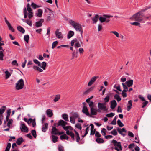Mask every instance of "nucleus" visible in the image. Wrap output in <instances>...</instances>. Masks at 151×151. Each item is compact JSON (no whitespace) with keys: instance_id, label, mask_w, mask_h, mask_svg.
<instances>
[{"instance_id":"f257e3e1","label":"nucleus","mask_w":151,"mask_h":151,"mask_svg":"<svg viewBox=\"0 0 151 151\" xmlns=\"http://www.w3.org/2000/svg\"><path fill=\"white\" fill-rule=\"evenodd\" d=\"M144 17H145L144 14L139 12L134 14L131 18L133 20L140 22L143 20Z\"/></svg>"},{"instance_id":"f03ea898","label":"nucleus","mask_w":151,"mask_h":151,"mask_svg":"<svg viewBox=\"0 0 151 151\" xmlns=\"http://www.w3.org/2000/svg\"><path fill=\"white\" fill-rule=\"evenodd\" d=\"M69 22L76 31H78L81 32V35L82 36L83 29L81 25L79 23L76 22L72 20H70Z\"/></svg>"},{"instance_id":"7ed1b4c3","label":"nucleus","mask_w":151,"mask_h":151,"mask_svg":"<svg viewBox=\"0 0 151 151\" xmlns=\"http://www.w3.org/2000/svg\"><path fill=\"white\" fill-rule=\"evenodd\" d=\"M24 85V82L22 79H21L18 80L16 84L15 89L18 90L22 89Z\"/></svg>"},{"instance_id":"20e7f679","label":"nucleus","mask_w":151,"mask_h":151,"mask_svg":"<svg viewBox=\"0 0 151 151\" xmlns=\"http://www.w3.org/2000/svg\"><path fill=\"white\" fill-rule=\"evenodd\" d=\"M113 17L111 15H104L103 17H100L99 19L101 23L104 22L108 23L110 21L109 18L110 17Z\"/></svg>"},{"instance_id":"39448f33","label":"nucleus","mask_w":151,"mask_h":151,"mask_svg":"<svg viewBox=\"0 0 151 151\" xmlns=\"http://www.w3.org/2000/svg\"><path fill=\"white\" fill-rule=\"evenodd\" d=\"M111 143L114 144V146H116L117 147H115L114 149L115 150L117 151L122 150V146L120 142H117L116 140L113 139Z\"/></svg>"},{"instance_id":"423d86ee","label":"nucleus","mask_w":151,"mask_h":151,"mask_svg":"<svg viewBox=\"0 0 151 151\" xmlns=\"http://www.w3.org/2000/svg\"><path fill=\"white\" fill-rule=\"evenodd\" d=\"M98 107L99 109L101 110H103L104 111L107 112L108 110V109L106 108V104L105 103H98Z\"/></svg>"},{"instance_id":"0eeeda50","label":"nucleus","mask_w":151,"mask_h":151,"mask_svg":"<svg viewBox=\"0 0 151 151\" xmlns=\"http://www.w3.org/2000/svg\"><path fill=\"white\" fill-rule=\"evenodd\" d=\"M4 44H0V60H4V50H3L2 47H1L2 45H4Z\"/></svg>"},{"instance_id":"6e6552de","label":"nucleus","mask_w":151,"mask_h":151,"mask_svg":"<svg viewBox=\"0 0 151 151\" xmlns=\"http://www.w3.org/2000/svg\"><path fill=\"white\" fill-rule=\"evenodd\" d=\"M56 37L58 39H62L63 38V35L61 32H60L59 29H57L55 32Z\"/></svg>"},{"instance_id":"1a4fd4ad","label":"nucleus","mask_w":151,"mask_h":151,"mask_svg":"<svg viewBox=\"0 0 151 151\" xmlns=\"http://www.w3.org/2000/svg\"><path fill=\"white\" fill-rule=\"evenodd\" d=\"M99 77L97 76H94L92 77L88 84V86H91L93 83L95 82L96 79L98 78Z\"/></svg>"},{"instance_id":"9d476101","label":"nucleus","mask_w":151,"mask_h":151,"mask_svg":"<svg viewBox=\"0 0 151 151\" xmlns=\"http://www.w3.org/2000/svg\"><path fill=\"white\" fill-rule=\"evenodd\" d=\"M20 128L22 131L24 132H27L28 131V129L24 124L22 123L20 124Z\"/></svg>"},{"instance_id":"9b49d317","label":"nucleus","mask_w":151,"mask_h":151,"mask_svg":"<svg viewBox=\"0 0 151 151\" xmlns=\"http://www.w3.org/2000/svg\"><path fill=\"white\" fill-rule=\"evenodd\" d=\"M44 21V19H40L37 22L35 23V26L37 28L40 27L42 25V23Z\"/></svg>"},{"instance_id":"f8f14e48","label":"nucleus","mask_w":151,"mask_h":151,"mask_svg":"<svg viewBox=\"0 0 151 151\" xmlns=\"http://www.w3.org/2000/svg\"><path fill=\"white\" fill-rule=\"evenodd\" d=\"M4 20L6 23L7 24L9 30H11L12 32H14L15 31L14 29L12 27L10 23L7 20L6 17L4 18Z\"/></svg>"},{"instance_id":"ddd939ff","label":"nucleus","mask_w":151,"mask_h":151,"mask_svg":"<svg viewBox=\"0 0 151 151\" xmlns=\"http://www.w3.org/2000/svg\"><path fill=\"white\" fill-rule=\"evenodd\" d=\"M117 129L118 132L121 135L123 136V137H124L125 136V134L122 133V132H127L126 130L124 128H123L121 129L119 128H118Z\"/></svg>"},{"instance_id":"4468645a","label":"nucleus","mask_w":151,"mask_h":151,"mask_svg":"<svg viewBox=\"0 0 151 151\" xmlns=\"http://www.w3.org/2000/svg\"><path fill=\"white\" fill-rule=\"evenodd\" d=\"M67 122L64 121L63 120H60L58 122V123L57 124V127H58L59 126H61L63 127L64 126H65L67 124Z\"/></svg>"},{"instance_id":"2eb2a0df","label":"nucleus","mask_w":151,"mask_h":151,"mask_svg":"<svg viewBox=\"0 0 151 151\" xmlns=\"http://www.w3.org/2000/svg\"><path fill=\"white\" fill-rule=\"evenodd\" d=\"M82 111L83 113L85 114L86 115L90 116H91L90 115V114L89 113L87 107L86 106H84L83 107Z\"/></svg>"},{"instance_id":"dca6fc26","label":"nucleus","mask_w":151,"mask_h":151,"mask_svg":"<svg viewBox=\"0 0 151 151\" xmlns=\"http://www.w3.org/2000/svg\"><path fill=\"white\" fill-rule=\"evenodd\" d=\"M117 103L116 100H114L111 102L110 107L112 109H114L117 105Z\"/></svg>"},{"instance_id":"f3484780","label":"nucleus","mask_w":151,"mask_h":151,"mask_svg":"<svg viewBox=\"0 0 151 151\" xmlns=\"http://www.w3.org/2000/svg\"><path fill=\"white\" fill-rule=\"evenodd\" d=\"M43 12L41 9H38L37 11L35 13V16L39 17H41L42 16Z\"/></svg>"},{"instance_id":"a211bd4d","label":"nucleus","mask_w":151,"mask_h":151,"mask_svg":"<svg viewBox=\"0 0 151 151\" xmlns=\"http://www.w3.org/2000/svg\"><path fill=\"white\" fill-rule=\"evenodd\" d=\"M58 129L55 127L54 126L52 127V130L51 132L52 134L53 135H58Z\"/></svg>"},{"instance_id":"6ab92c4d","label":"nucleus","mask_w":151,"mask_h":151,"mask_svg":"<svg viewBox=\"0 0 151 151\" xmlns=\"http://www.w3.org/2000/svg\"><path fill=\"white\" fill-rule=\"evenodd\" d=\"M133 83V80H129L128 81H126L125 83L127 86L130 87L132 85Z\"/></svg>"},{"instance_id":"aec40b11","label":"nucleus","mask_w":151,"mask_h":151,"mask_svg":"<svg viewBox=\"0 0 151 151\" xmlns=\"http://www.w3.org/2000/svg\"><path fill=\"white\" fill-rule=\"evenodd\" d=\"M47 115L49 117H51L53 115V113L51 110L50 109H48L46 111Z\"/></svg>"},{"instance_id":"412c9836","label":"nucleus","mask_w":151,"mask_h":151,"mask_svg":"<svg viewBox=\"0 0 151 151\" xmlns=\"http://www.w3.org/2000/svg\"><path fill=\"white\" fill-rule=\"evenodd\" d=\"M48 128V124L46 123L44 124V125L43 126L42 128V131L44 132L46 131V130Z\"/></svg>"},{"instance_id":"4be33fe9","label":"nucleus","mask_w":151,"mask_h":151,"mask_svg":"<svg viewBox=\"0 0 151 151\" xmlns=\"http://www.w3.org/2000/svg\"><path fill=\"white\" fill-rule=\"evenodd\" d=\"M74 32L73 31H69L67 34V38L68 39H70L74 35Z\"/></svg>"},{"instance_id":"5701e85b","label":"nucleus","mask_w":151,"mask_h":151,"mask_svg":"<svg viewBox=\"0 0 151 151\" xmlns=\"http://www.w3.org/2000/svg\"><path fill=\"white\" fill-rule=\"evenodd\" d=\"M24 141L23 138L22 137L18 138L16 141V143L18 145H21Z\"/></svg>"},{"instance_id":"b1692460","label":"nucleus","mask_w":151,"mask_h":151,"mask_svg":"<svg viewBox=\"0 0 151 151\" xmlns=\"http://www.w3.org/2000/svg\"><path fill=\"white\" fill-rule=\"evenodd\" d=\"M132 100H129V101L127 108V110L128 111H129L131 108L132 105Z\"/></svg>"},{"instance_id":"393cba45","label":"nucleus","mask_w":151,"mask_h":151,"mask_svg":"<svg viewBox=\"0 0 151 151\" xmlns=\"http://www.w3.org/2000/svg\"><path fill=\"white\" fill-rule=\"evenodd\" d=\"M91 113L92 115H95L97 114V111L93 107H91Z\"/></svg>"},{"instance_id":"a878e982","label":"nucleus","mask_w":151,"mask_h":151,"mask_svg":"<svg viewBox=\"0 0 151 151\" xmlns=\"http://www.w3.org/2000/svg\"><path fill=\"white\" fill-rule=\"evenodd\" d=\"M33 68L35 70L38 71L40 72H41L43 71V70L42 69L40 68L39 67L35 65L33 66Z\"/></svg>"},{"instance_id":"bb28decb","label":"nucleus","mask_w":151,"mask_h":151,"mask_svg":"<svg viewBox=\"0 0 151 151\" xmlns=\"http://www.w3.org/2000/svg\"><path fill=\"white\" fill-rule=\"evenodd\" d=\"M99 16L98 14H96L94 17L92 19V21L93 23H96L97 22Z\"/></svg>"},{"instance_id":"cd10ccee","label":"nucleus","mask_w":151,"mask_h":151,"mask_svg":"<svg viewBox=\"0 0 151 151\" xmlns=\"http://www.w3.org/2000/svg\"><path fill=\"white\" fill-rule=\"evenodd\" d=\"M60 95L58 94L56 95L53 99V101L55 102H56L58 101L60 99Z\"/></svg>"},{"instance_id":"c85d7f7f","label":"nucleus","mask_w":151,"mask_h":151,"mask_svg":"<svg viewBox=\"0 0 151 151\" xmlns=\"http://www.w3.org/2000/svg\"><path fill=\"white\" fill-rule=\"evenodd\" d=\"M62 117L63 119L66 121H68V115L65 113H64L62 115Z\"/></svg>"},{"instance_id":"c756f323","label":"nucleus","mask_w":151,"mask_h":151,"mask_svg":"<svg viewBox=\"0 0 151 151\" xmlns=\"http://www.w3.org/2000/svg\"><path fill=\"white\" fill-rule=\"evenodd\" d=\"M17 30L21 32L22 33H24L25 32L24 29L21 26H19L17 27Z\"/></svg>"},{"instance_id":"7c9ffc66","label":"nucleus","mask_w":151,"mask_h":151,"mask_svg":"<svg viewBox=\"0 0 151 151\" xmlns=\"http://www.w3.org/2000/svg\"><path fill=\"white\" fill-rule=\"evenodd\" d=\"M52 141L54 143H55L57 141V139H58V137L52 135Z\"/></svg>"},{"instance_id":"2f4dec72","label":"nucleus","mask_w":151,"mask_h":151,"mask_svg":"<svg viewBox=\"0 0 151 151\" xmlns=\"http://www.w3.org/2000/svg\"><path fill=\"white\" fill-rule=\"evenodd\" d=\"M6 109V107L5 106H3L2 108H0V115L4 112Z\"/></svg>"},{"instance_id":"473e14b6","label":"nucleus","mask_w":151,"mask_h":151,"mask_svg":"<svg viewBox=\"0 0 151 151\" xmlns=\"http://www.w3.org/2000/svg\"><path fill=\"white\" fill-rule=\"evenodd\" d=\"M114 98L118 102L120 101L121 99L119 96L118 94H115L114 96Z\"/></svg>"},{"instance_id":"72a5a7b5","label":"nucleus","mask_w":151,"mask_h":151,"mask_svg":"<svg viewBox=\"0 0 151 151\" xmlns=\"http://www.w3.org/2000/svg\"><path fill=\"white\" fill-rule=\"evenodd\" d=\"M5 73L6 74L5 78L6 79H7L10 76H11V74L8 71L6 70L5 72Z\"/></svg>"},{"instance_id":"f704fd0d","label":"nucleus","mask_w":151,"mask_h":151,"mask_svg":"<svg viewBox=\"0 0 151 151\" xmlns=\"http://www.w3.org/2000/svg\"><path fill=\"white\" fill-rule=\"evenodd\" d=\"M96 141L98 143H103L104 142L103 139L101 138H97L96 139Z\"/></svg>"},{"instance_id":"c9c22d12","label":"nucleus","mask_w":151,"mask_h":151,"mask_svg":"<svg viewBox=\"0 0 151 151\" xmlns=\"http://www.w3.org/2000/svg\"><path fill=\"white\" fill-rule=\"evenodd\" d=\"M46 66V63L45 62H43L41 63V65L40 67L42 68L43 70H45Z\"/></svg>"},{"instance_id":"e433bc0d","label":"nucleus","mask_w":151,"mask_h":151,"mask_svg":"<svg viewBox=\"0 0 151 151\" xmlns=\"http://www.w3.org/2000/svg\"><path fill=\"white\" fill-rule=\"evenodd\" d=\"M24 41H25L27 43H28L29 40V36L28 35H25L24 37Z\"/></svg>"},{"instance_id":"4c0bfd02","label":"nucleus","mask_w":151,"mask_h":151,"mask_svg":"<svg viewBox=\"0 0 151 151\" xmlns=\"http://www.w3.org/2000/svg\"><path fill=\"white\" fill-rule=\"evenodd\" d=\"M77 52H74L72 53V56L71 60L73 59L75 57L77 58L78 56L77 55Z\"/></svg>"},{"instance_id":"58836bf2","label":"nucleus","mask_w":151,"mask_h":151,"mask_svg":"<svg viewBox=\"0 0 151 151\" xmlns=\"http://www.w3.org/2000/svg\"><path fill=\"white\" fill-rule=\"evenodd\" d=\"M92 90L91 88H89L87 89L86 91L83 93V94L84 95H86L90 93Z\"/></svg>"},{"instance_id":"ea45409f","label":"nucleus","mask_w":151,"mask_h":151,"mask_svg":"<svg viewBox=\"0 0 151 151\" xmlns=\"http://www.w3.org/2000/svg\"><path fill=\"white\" fill-rule=\"evenodd\" d=\"M117 118V117L116 116H115L113 120L111 122V124H112L113 125H116V120Z\"/></svg>"},{"instance_id":"a19ab883","label":"nucleus","mask_w":151,"mask_h":151,"mask_svg":"<svg viewBox=\"0 0 151 151\" xmlns=\"http://www.w3.org/2000/svg\"><path fill=\"white\" fill-rule=\"evenodd\" d=\"M25 22L26 23L30 26H32V21L30 20L29 19H27L26 20Z\"/></svg>"},{"instance_id":"79ce46f5","label":"nucleus","mask_w":151,"mask_h":151,"mask_svg":"<svg viewBox=\"0 0 151 151\" xmlns=\"http://www.w3.org/2000/svg\"><path fill=\"white\" fill-rule=\"evenodd\" d=\"M23 13L24 15V17L26 18L27 17V9L25 7L24 9Z\"/></svg>"},{"instance_id":"37998d69","label":"nucleus","mask_w":151,"mask_h":151,"mask_svg":"<svg viewBox=\"0 0 151 151\" xmlns=\"http://www.w3.org/2000/svg\"><path fill=\"white\" fill-rule=\"evenodd\" d=\"M58 42L57 41L53 42L52 44V48L54 49L58 44Z\"/></svg>"},{"instance_id":"c03bdc74","label":"nucleus","mask_w":151,"mask_h":151,"mask_svg":"<svg viewBox=\"0 0 151 151\" xmlns=\"http://www.w3.org/2000/svg\"><path fill=\"white\" fill-rule=\"evenodd\" d=\"M27 8L28 12H32V9L30 7V4L29 3L27 4Z\"/></svg>"},{"instance_id":"a18cd8bd","label":"nucleus","mask_w":151,"mask_h":151,"mask_svg":"<svg viewBox=\"0 0 151 151\" xmlns=\"http://www.w3.org/2000/svg\"><path fill=\"white\" fill-rule=\"evenodd\" d=\"M11 147V144L10 143H7V146L5 150V151H9L10 148Z\"/></svg>"},{"instance_id":"49530a36","label":"nucleus","mask_w":151,"mask_h":151,"mask_svg":"<svg viewBox=\"0 0 151 151\" xmlns=\"http://www.w3.org/2000/svg\"><path fill=\"white\" fill-rule=\"evenodd\" d=\"M79 116V115L77 113H73L72 114V117L75 119L78 118Z\"/></svg>"},{"instance_id":"de8ad7c7","label":"nucleus","mask_w":151,"mask_h":151,"mask_svg":"<svg viewBox=\"0 0 151 151\" xmlns=\"http://www.w3.org/2000/svg\"><path fill=\"white\" fill-rule=\"evenodd\" d=\"M31 6L32 7V8L34 9H35L37 8H39L40 7V6H38L35 4L33 2L31 4Z\"/></svg>"},{"instance_id":"09e8293b","label":"nucleus","mask_w":151,"mask_h":151,"mask_svg":"<svg viewBox=\"0 0 151 151\" xmlns=\"http://www.w3.org/2000/svg\"><path fill=\"white\" fill-rule=\"evenodd\" d=\"M117 122L118 125L120 127H122L124 126L123 124L121 122L120 120H118Z\"/></svg>"},{"instance_id":"8fccbe9b","label":"nucleus","mask_w":151,"mask_h":151,"mask_svg":"<svg viewBox=\"0 0 151 151\" xmlns=\"http://www.w3.org/2000/svg\"><path fill=\"white\" fill-rule=\"evenodd\" d=\"M33 16V14L32 12H28V17L29 19L32 18Z\"/></svg>"},{"instance_id":"3c124183","label":"nucleus","mask_w":151,"mask_h":151,"mask_svg":"<svg viewBox=\"0 0 151 151\" xmlns=\"http://www.w3.org/2000/svg\"><path fill=\"white\" fill-rule=\"evenodd\" d=\"M34 62L36 64H37V65L38 66H40L41 65V63L39 62L38 60H37L36 59L33 60Z\"/></svg>"},{"instance_id":"603ef678","label":"nucleus","mask_w":151,"mask_h":151,"mask_svg":"<svg viewBox=\"0 0 151 151\" xmlns=\"http://www.w3.org/2000/svg\"><path fill=\"white\" fill-rule=\"evenodd\" d=\"M31 133L35 138H36L37 137L36 132L35 130H33L31 131Z\"/></svg>"},{"instance_id":"864d4df0","label":"nucleus","mask_w":151,"mask_h":151,"mask_svg":"<svg viewBox=\"0 0 151 151\" xmlns=\"http://www.w3.org/2000/svg\"><path fill=\"white\" fill-rule=\"evenodd\" d=\"M114 115L115 114L114 113L111 112L107 114L106 116L108 117H113Z\"/></svg>"},{"instance_id":"5fc2aeb1","label":"nucleus","mask_w":151,"mask_h":151,"mask_svg":"<svg viewBox=\"0 0 151 151\" xmlns=\"http://www.w3.org/2000/svg\"><path fill=\"white\" fill-rule=\"evenodd\" d=\"M130 24L132 25L135 26H139V27H140V24L138 22H131Z\"/></svg>"},{"instance_id":"6e6d98bb","label":"nucleus","mask_w":151,"mask_h":151,"mask_svg":"<svg viewBox=\"0 0 151 151\" xmlns=\"http://www.w3.org/2000/svg\"><path fill=\"white\" fill-rule=\"evenodd\" d=\"M111 134L116 136L117 134V133L116 129L113 130L111 132Z\"/></svg>"},{"instance_id":"4d7b16f0","label":"nucleus","mask_w":151,"mask_h":151,"mask_svg":"<svg viewBox=\"0 0 151 151\" xmlns=\"http://www.w3.org/2000/svg\"><path fill=\"white\" fill-rule=\"evenodd\" d=\"M111 33H112L114 34L115 36L117 37H119V33L116 31H112L110 32Z\"/></svg>"},{"instance_id":"13d9d810","label":"nucleus","mask_w":151,"mask_h":151,"mask_svg":"<svg viewBox=\"0 0 151 151\" xmlns=\"http://www.w3.org/2000/svg\"><path fill=\"white\" fill-rule=\"evenodd\" d=\"M89 127H87L86 129L85 133L84 135L82 136V137H84L88 133L89 131Z\"/></svg>"},{"instance_id":"bf43d9fd","label":"nucleus","mask_w":151,"mask_h":151,"mask_svg":"<svg viewBox=\"0 0 151 151\" xmlns=\"http://www.w3.org/2000/svg\"><path fill=\"white\" fill-rule=\"evenodd\" d=\"M109 98L110 97L109 96H107L105 97L104 99V101L105 102V103L108 102L109 101Z\"/></svg>"},{"instance_id":"052dcab7","label":"nucleus","mask_w":151,"mask_h":151,"mask_svg":"<svg viewBox=\"0 0 151 151\" xmlns=\"http://www.w3.org/2000/svg\"><path fill=\"white\" fill-rule=\"evenodd\" d=\"M77 42V40L76 39H74L72 40L71 42V46H73L75 43Z\"/></svg>"},{"instance_id":"680f3d73","label":"nucleus","mask_w":151,"mask_h":151,"mask_svg":"<svg viewBox=\"0 0 151 151\" xmlns=\"http://www.w3.org/2000/svg\"><path fill=\"white\" fill-rule=\"evenodd\" d=\"M76 42L74 45L76 47H79L81 46V44L79 43L78 41H77V42Z\"/></svg>"},{"instance_id":"e2e57ef3","label":"nucleus","mask_w":151,"mask_h":151,"mask_svg":"<svg viewBox=\"0 0 151 151\" xmlns=\"http://www.w3.org/2000/svg\"><path fill=\"white\" fill-rule=\"evenodd\" d=\"M76 127L80 129L81 131L82 129V127L81 124L79 123H77L76 125Z\"/></svg>"},{"instance_id":"0e129e2a","label":"nucleus","mask_w":151,"mask_h":151,"mask_svg":"<svg viewBox=\"0 0 151 151\" xmlns=\"http://www.w3.org/2000/svg\"><path fill=\"white\" fill-rule=\"evenodd\" d=\"M70 122L73 124H74L75 123V118L72 116H71L70 117Z\"/></svg>"},{"instance_id":"69168bd1","label":"nucleus","mask_w":151,"mask_h":151,"mask_svg":"<svg viewBox=\"0 0 151 151\" xmlns=\"http://www.w3.org/2000/svg\"><path fill=\"white\" fill-rule=\"evenodd\" d=\"M106 130L105 129L103 128L101 130V133L104 136H105L106 135Z\"/></svg>"},{"instance_id":"338daca9","label":"nucleus","mask_w":151,"mask_h":151,"mask_svg":"<svg viewBox=\"0 0 151 151\" xmlns=\"http://www.w3.org/2000/svg\"><path fill=\"white\" fill-rule=\"evenodd\" d=\"M145 102H143L142 103V108H144L145 106L148 104V102L147 101H145Z\"/></svg>"},{"instance_id":"774afa93","label":"nucleus","mask_w":151,"mask_h":151,"mask_svg":"<svg viewBox=\"0 0 151 151\" xmlns=\"http://www.w3.org/2000/svg\"><path fill=\"white\" fill-rule=\"evenodd\" d=\"M12 64L13 65H16V66H18V64L17 63L16 60H13L12 62Z\"/></svg>"}]
</instances>
